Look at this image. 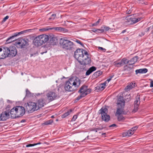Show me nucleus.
Returning <instances> with one entry per match:
<instances>
[{"mask_svg":"<svg viewBox=\"0 0 153 153\" xmlns=\"http://www.w3.org/2000/svg\"><path fill=\"white\" fill-rule=\"evenodd\" d=\"M80 80L76 77L70 78L65 85V88L66 91H74L80 85Z\"/></svg>","mask_w":153,"mask_h":153,"instance_id":"nucleus-1","label":"nucleus"},{"mask_svg":"<svg viewBox=\"0 0 153 153\" xmlns=\"http://www.w3.org/2000/svg\"><path fill=\"white\" fill-rule=\"evenodd\" d=\"M61 47L65 50L71 51L74 48V43L71 41L68 40L67 38L63 37L60 39L59 41Z\"/></svg>","mask_w":153,"mask_h":153,"instance_id":"nucleus-2","label":"nucleus"},{"mask_svg":"<svg viewBox=\"0 0 153 153\" xmlns=\"http://www.w3.org/2000/svg\"><path fill=\"white\" fill-rule=\"evenodd\" d=\"M88 54L87 52L82 49H78L74 52V57L75 58L79 60H90L88 58Z\"/></svg>","mask_w":153,"mask_h":153,"instance_id":"nucleus-3","label":"nucleus"},{"mask_svg":"<svg viewBox=\"0 0 153 153\" xmlns=\"http://www.w3.org/2000/svg\"><path fill=\"white\" fill-rule=\"evenodd\" d=\"M48 36L45 34L40 35L36 37L33 40L34 45L37 47L40 46L48 40Z\"/></svg>","mask_w":153,"mask_h":153,"instance_id":"nucleus-4","label":"nucleus"},{"mask_svg":"<svg viewBox=\"0 0 153 153\" xmlns=\"http://www.w3.org/2000/svg\"><path fill=\"white\" fill-rule=\"evenodd\" d=\"M117 108L116 116L121 115L123 112V108L125 105V101L123 97L120 96L117 101Z\"/></svg>","mask_w":153,"mask_h":153,"instance_id":"nucleus-5","label":"nucleus"},{"mask_svg":"<svg viewBox=\"0 0 153 153\" xmlns=\"http://www.w3.org/2000/svg\"><path fill=\"white\" fill-rule=\"evenodd\" d=\"M3 49L6 57L15 56L17 53V50L15 46H11L9 47H3Z\"/></svg>","mask_w":153,"mask_h":153,"instance_id":"nucleus-6","label":"nucleus"},{"mask_svg":"<svg viewBox=\"0 0 153 153\" xmlns=\"http://www.w3.org/2000/svg\"><path fill=\"white\" fill-rule=\"evenodd\" d=\"M142 19L141 17L135 18L133 16H129L126 17L125 21V23L128 25H132L139 21Z\"/></svg>","mask_w":153,"mask_h":153,"instance_id":"nucleus-7","label":"nucleus"},{"mask_svg":"<svg viewBox=\"0 0 153 153\" xmlns=\"http://www.w3.org/2000/svg\"><path fill=\"white\" fill-rule=\"evenodd\" d=\"M27 111L28 113H32L35 111L38 110L37 104L33 102H29L27 103L26 106Z\"/></svg>","mask_w":153,"mask_h":153,"instance_id":"nucleus-8","label":"nucleus"},{"mask_svg":"<svg viewBox=\"0 0 153 153\" xmlns=\"http://www.w3.org/2000/svg\"><path fill=\"white\" fill-rule=\"evenodd\" d=\"M108 112V109L106 108H102L99 111V113L101 114L102 120L106 122L110 120L109 115L107 114Z\"/></svg>","mask_w":153,"mask_h":153,"instance_id":"nucleus-9","label":"nucleus"},{"mask_svg":"<svg viewBox=\"0 0 153 153\" xmlns=\"http://www.w3.org/2000/svg\"><path fill=\"white\" fill-rule=\"evenodd\" d=\"M88 60H89L88 59V60L79 61L78 62L79 63V64L77 68L78 71L80 72H82L86 70V65L87 64H88L90 63V62H89Z\"/></svg>","mask_w":153,"mask_h":153,"instance_id":"nucleus-10","label":"nucleus"},{"mask_svg":"<svg viewBox=\"0 0 153 153\" xmlns=\"http://www.w3.org/2000/svg\"><path fill=\"white\" fill-rule=\"evenodd\" d=\"M17 112V117H19L23 116L25 113V108L21 106H17L16 107Z\"/></svg>","mask_w":153,"mask_h":153,"instance_id":"nucleus-11","label":"nucleus"},{"mask_svg":"<svg viewBox=\"0 0 153 153\" xmlns=\"http://www.w3.org/2000/svg\"><path fill=\"white\" fill-rule=\"evenodd\" d=\"M91 89L88 88V86L85 85H82L80 88L79 91V92L82 94V95L86 96L88 94L90 93L91 92Z\"/></svg>","mask_w":153,"mask_h":153,"instance_id":"nucleus-12","label":"nucleus"},{"mask_svg":"<svg viewBox=\"0 0 153 153\" xmlns=\"http://www.w3.org/2000/svg\"><path fill=\"white\" fill-rule=\"evenodd\" d=\"M16 45L18 47L21 48H25L27 44V42L26 40L23 39H20L18 41H16Z\"/></svg>","mask_w":153,"mask_h":153,"instance_id":"nucleus-13","label":"nucleus"},{"mask_svg":"<svg viewBox=\"0 0 153 153\" xmlns=\"http://www.w3.org/2000/svg\"><path fill=\"white\" fill-rule=\"evenodd\" d=\"M137 126H134L128 131L123 132V136L126 137L131 136L134 133V131L137 129Z\"/></svg>","mask_w":153,"mask_h":153,"instance_id":"nucleus-14","label":"nucleus"},{"mask_svg":"<svg viewBox=\"0 0 153 153\" xmlns=\"http://www.w3.org/2000/svg\"><path fill=\"white\" fill-rule=\"evenodd\" d=\"M57 96V94L54 92H50L46 95V98L50 102L55 99Z\"/></svg>","mask_w":153,"mask_h":153,"instance_id":"nucleus-15","label":"nucleus"},{"mask_svg":"<svg viewBox=\"0 0 153 153\" xmlns=\"http://www.w3.org/2000/svg\"><path fill=\"white\" fill-rule=\"evenodd\" d=\"M140 95H138L136 97L134 103V109L133 110V112H135L137 111L138 109V107L140 103Z\"/></svg>","mask_w":153,"mask_h":153,"instance_id":"nucleus-16","label":"nucleus"},{"mask_svg":"<svg viewBox=\"0 0 153 153\" xmlns=\"http://www.w3.org/2000/svg\"><path fill=\"white\" fill-rule=\"evenodd\" d=\"M10 116L9 111H5L4 112L2 113L0 115L1 120L4 121L8 119Z\"/></svg>","mask_w":153,"mask_h":153,"instance_id":"nucleus-17","label":"nucleus"},{"mask_svg":"<svg viewBox=\"0 0 153 153\" xmlns=\"http://www.w3.org/2000/svg\"><path fill=\"white\" fill-rule=\"evenodd\" d=\"M16 110V107L12 108L9 112L10 115V116L12 118H15L17 117V112Z\"/></svg>","mask_w":153,"mask_h":153,"instance_id":"nucleus-18","label":"nucleus"},{"mask_svg":"<svg viewBox=\"0 0 153 153\" xmlns=\"http://www.w3.org/2000/svg\"><path fill=\"white\" fill-rule=\"evenodd\" d=\"M36 103L37 104V107H38V109H39L40 108L43 107L44 105L45 104L43 99L39 100H38Z\"/></svg>","mask_w":153,"mask_h":153,"instance_id":"nucleus-19","label":"nucleus"},{"mask_svg":"<svg viewBox=\"0 0 153 153\" xmlns=\"http://www.w3.org/2000/svg\"><path fill=\"white\" fill-rule=\"evenodd\" d=\"M96 70V68L94 66H92L85 73L86 76H88L91 74L93 72L95 71Z\"/></svg>","mask_w":153,"mask_h":153,"instance_id":"nucleus-20","label":"nucleus"},{"mask_svg":"<svg viewBox=\"0 0 153 153\" xmlns=\"http://www.w3.org/2000/svg\"><path fill=\"white\" fill-rule=\"evenodd\" d=\"M16 36H15V34H14L13 36H10L7 38L6 40V42H7L6 43L9 44L15 41L16 39L15 38Z\"/></svg>","mask_w":153,"mask_h":153,"instance_id":"nucleus-21","label":"nucleus"},{"mask_svg":"<svg viewBox=\"0 0 153 153\" xmlns=\"http://www.w3.org/2000/svg\"><path fill=\"white\" fill-rule=\"evenodd\" d=\"M147 71V69L146 68H144L136 70L135 71V72L136 74H137L138 73L143 74L146 73Z\"/></svg>","mask_w":153,"mask_h":153,"instance_id":"nucleus-22","label":"nucleus"},{"mask_svg":"<svg viewBox=\"0 0 153 153\" xmlns=\"http://www.w3.org/2000/svg\"><path fill=\"white\" fill-rule=\"evenodd\" d=\"M138 59V57L137 56H135L132 58L129 61V62H130V63L129 64L131 65L133 64H134L136 62Z\"/></svg>","mask_w":153,"mask_h":153,"instance_id":"nucleus-23","label":"nucleus"},{"mask_svg":"<svg viewBox=\"0 0 153 153\" xmlns=\"http://www.w3.org/2000/svg\"><path fill=\"white\" fill-rule=\"evenodd\" d=\"M102 73V71H99L95 72L93 75V77L94 78H97L101 75Z\"/></svg>","mask_w":153,"mask_h":153,"instance_id":"nucleus-24","label":"nucleus"},{"mask_svg":"<svg viewBox=\"0 0 153 153\" xmlns=\"http://www.w3.org/2000/svg\"><path fill=\"white\" fill-rule=\"evenodd\" d=\"M133 84V83H132V84H130L128 85L126 88L125 89L128 91L130 90L131 89H132L134 87L135 85V84L134 83L133 86L132 85Z\"/></svg>","mask_w":153,"mask_h":153,"instance_id":"nucleus-25","label":"nucleus"},{"mask_svg":"<svg viewBox=\"0 0 153 153\" xmlns=\"http://www.w3.org/2000/svg\"><path fill=\"white\" fill-rule=\"evenodd\" d=\"M72 110L71 109L69 111H68L67 112L65 113L64 114L62 115V118H65L67 116L69 115L72 112Z\"/></svg>","mask_w":153,"mask_h":153,"instance_id":"nucleus-26","label":"nucleus"},{"mask_svg":"<svg viewBox=\"0 0 153 153\" xmlns=\"http://www.w3.org/2000/svg\"><path fill=\"white\" fill-rule=\"evenodd\" d=\"M2 51V49L1 48H0V59H3L6 57L5 54H4V53H2L1 52Z\"/></svg>","mask_w":153,"mask_h":153,"instance_id":"nucleus-27","label":"nucleus"},{"mask_svg":"<svg viewBox=\"0 0 153 153\" xmlns=\"http://www.w3.org/2000/svg\"><path fill=\"white\" fill-rule=\"evenodd\" d=\"M116 116L117 117V119L119 121H123L125 120V118L121 115H118Z\"/></svg>","mask_w":153,"mask_h":153,"instance_id":"nucleus-28","label":"nucleus"},{"mask_svg":"<svg viewBox=\"0 0 153 153\" xmlns=\"http://www.w3.org/2000/svg\"><path fill=\"white\" fill-rule=\"evenodd\" d=\"M123 63L121 61L119 62H116L114 63V65L116 67H119L123 65Z\"/></svg>","mask_w":153,"mask_h":153,"instance_id":"nucleus-29","label":"nucleus"},{"mask_svg":"<svg viewBox=\"0 0 153 153\" xmlns=\"http://www.w3.org/2000/svg\"><path fill=\"white\" fill-rule=\"evenodd\" d=\"M51 29H54L56 30L61 31H63L64 29L63 28H62L61 27H55L52 28Z\"/></svg>","mask_w":153,"mask_h":153,"instance_id":"nucleus-30","label":"nucleus"},{"mask_svg":"<svg viewBox=\"0 0 153 153\" xmlns=\"http://www.w3.org/2000/svg\"><path fill=\"white\" fill-rule=\"evenodd\" d=\"M121 61L123 63V65L125 64H126L128 63H129V61H128L125 58H123Z\"/></svg>","mask_w":153,"mask_h":153,"instance_id":"nucleus-31","label":"nucleus"},{"mask_svg":"<svg viewBox=\"0 0 153 153\" xmlns=\"http://www.w3.org/2000/svg\"><path fill=\"white\" fill-rule=\"evenodd\" d=\"M124 69L126 71H129L130 73L132 72L131 68L130 66L126 65L125 66Z\"/></svg>","mask_w":153,"mask_h":153,"instance_id":"nucleus-32","label":"nucleus"},{"mask_svg":"<svg viewBox=\"0 0 153 153\" xmlns=\"http://www.w3.org/2000/svg\"><path fill=\"white\" fill-rule=\"evenodd\" d=\"M53 120H48L43 123L44 125H48L51 124L53 122Z\"/></svg>","mask_w":153,"mask_h":153,"instance_id":"nucleus-33","label":"nucleus"},{"mask_svg":"<svg viewBox=\"0 0 153 153\" xmlns=\"http://www.w3.org/2000/svg\"><path fill=\"white\" fill-rule=\"evenodd\" d=\"M26 96L27 97H30L31 96V94L28 90V89H26Z\"/></svg>","mask_w":153,"mask_h":153,"instance_id":"nucleus-34","label":"nucleus"},{"mask_svg":"<svg viewBox=\"0 0 153 153\" xmlns=\"http://www.w3.org/2000/svg\"><path fill=\"white\" fill-rule=\"evenodd\" d=\"M107 83L106 82L101 84V86L100 87V89L101 90H103L105 88V84Z\"/></svg>","mask_w":153,"mask_h":153,"instance_id":"nucleus-35","label":"nucleus"},{"mask_svg":"<svg viewBox=\"0 0 153 153\" xmlns=\"http://www.w3.org/2000/svg\"><path fill=\"white\" fill-rule=\"evenodd\" d=\"M94 31L99 33H102L104 32V30L103 29H97L95 30V31Z\"/></svg>","mask_w":153,"mask_h":153,"instance_id":"nucleus-36","label":"nucleus"},{"mask_svg":"<svg viewBox=\"0 0 153 153\" xmlns=\"http://www.w3.org/2000/svg\"><path fill=\"white\" fill-rule=\"evenodd\" d=\"M81 95L78 96L76 98V100H79L80 99H81L83 97H84L85 96L84 95H82V94H81Z\"/></svg>","mask_w":153,"mask_h":153,"instance_id":"nucleus-37","label":"nucleus"},{"mask_svg":"<svg viewBox=\"0 0 153 153\" xmlns=\"http://www.w3.org/2000/svg\"><path fill=\"white\" fill-rule=\"evenodd\" d=\"M56 14H52L51 15V17H50V18H49V20H51V19L53 20L54 19H55V17H56Z\"/></svg>","mask_w":153,"mask_h":153,"instance_id":"nucleus-38","label":"nucleus"},{"mask_svg":"<svg viewBox=\"0 0 153 153\" xmlns=\"http://www.w3.org/2000/svg\"><path fill=\"white\" fill-rule=\"evenodd\" d=\"M98 50L101 51L103 52H105L106 50L105 49L101 47H98Z\"/></svg>","mask_w":153,"mask_h":153,"instance_id":"nucleus-39","label":"nucleus"},{"mask_svg":"<svg viewBox=\"0 0 153 153\" xmlns=\"http://www.w3.org/2000/svg\"><path fill=\"white\" fill-rule=\"evenodd\" d=\"M77 117V116L76 115H74L72 119V121H74Z\"/></svg>","mask_w":153,"mask_h":153,"instance_id":"nucleus-40","label":"nucleus"},{"mask_svg":"<svg viewBox=\"0 0 153 153\" xmlns=\"http://www.w3.org/2000/svg\"><path fill=\"white\" fill-rule=\"evenodd\" d=\"M25 31H22L20 32H19L16 33L15 34V36H17L20 34H21L23 33Z\"/></svg>","mask_w":153,"mask_h":153,"instance_id":"nucleus-41","label":"nucleus"},{"mask_svg":"<svg viewBox=\"0 0 153 153\" xmlns=\"http://www.w3.org/2000/svg\"><path fill=\"white\" fill-rule=\"evenodd\" d=\"M100 19H99L98 21L95 23H94L92 24L93 26H95L97 25L99 23Z\"/></svg>","mask_w":153,"mask_h":153,"instance_id":"nucleus-42","label":"nucleus"},{"mask_svg":"<svg viewBox=\"0 0 153 153\" xmlns=\"http://www.w3.org/2000/svg\"><path fill=\"white\" fill-rule=\"evenodd\" d=\"M9 17L8 16H6L2 20V22H4L6 21V20L8 19L9 18Z\"/></svg>","mask_w":153,"mask_h":153,"instance_id":"nucleus-43","label":"nucleus"},{"mask_svg":"<svg viewBox=\"0 0 153 153\" xmlns=\"http://www.w3.org/2000/svg\"><path fill=\"white\" fill-rule=\"evenodd\" d=\"M104 30L106 31H108L110 29V28L108 27L105 26L104 27Z\"/></svg>","mask_w":153,"mask_h":153,"instance_id":"nucleus-44","label":"nucleus"},{"mask_svg":"<svg viewBox=\"0 0 153 153\" xmlns=\"http://www.w3.org/2000/svg\"><path fill=\"white\" fill-rule=\"evenodd\" d=\"M127 97V98H126V100L127 99L128 100V101H130V100H131V97L129 95Z\"/></svg>","mask_w":153,"mask_h":153,"instance_id":"nucleus-45","label":"nucleus"},{"mask_svg":"<svg viewBox=\"0 0 153 153\" xmlns=\"http://www.w3.org/2000/svg\"><path fill=\"white\" fill-rule=\"evenodd\" d=\"M49 29H46L45 28H42V29H40V30L42 31H47V30H48Z\"/></svg>","mask_w":153,"mask_h":153,"instance_id":"nucleus-46","label":"nucleus"},{"mask_svg":"<svg viewBox=\"0 0 153 153\" xmlns=\"http://www.w3.org/2000/svg\"><path fill=\"white\" fill-rule=\"evenodd\" d=\"M35 146L34 144H29L27 145L26 146V147H31V146Z\"/></svg>","mask_w":153,"mask_h":153,"instance_id":"nucleus-47","label":"nucleus"},{"mask_svg":"<svg viewBox=\"0 0 153 153\" xmlns=\"http://www.w3.org/2000/svg\"><path fill=\"white\" fill-rule=\"evenodd\" d=\"M76 42H77L78 43L80 44L82 46L83 45L82 44L81 42L78 40H76Z\"/></svg>","mask_w":153,"mask_h":153,"instance_id":"nucleus-48","label":"nucleus"},{"mask_svg":"<svg viewBox=\"0 0 153 153\" xmlns=\"http://www.w3.org/2000/svg\"><path fill=\"white\" fill-rule=\"evenodd\" d=\"M144 34H145V32H141V34H140L139 35V36H143Z\"/></svg>","mask_w":153,"mask_h":153,"instance_id":"nucleus-49","label":"nucleus"},{"mask_svg":"<svg viewBox=\"0 0 153 153\" xmlns=\"http://www.w3.org/2000/svg\"><path fill=\"white\" fill-rule=\"evenodd\" d=\"M117 126L115 124H113L109 126V127H114Z\"/></svg>","mask_w":153,"mask_h":153,"instance_id":"nucleus-50","label":"nucleus"},{"mask_svg":"<svg viewBox=\"0 0 153 153\" xmlns=\"http://www.w3.org/2000/svg\"><path fill=\"white\" fill-rule=\"evenodd\" d=\"M150 87H153V81H152L151 82Z\"/></svg>","mask_w":153,"mask_h":153,"instance_id":"nucleus-51","label":"nucleus"},{"mask_svg":"<svg viewBox=\"0 0 153 153\" xmlns=\"http://www.w3.org/2000/svg\"><path fill=\"white\" fill-rule=\"evenodd\" d=\"M150 29V27H148L146 29V32H148L149 31V29Z\"/></svg>","mask_w":153,"mask_h":153,"instance_id":"nucleus-52","label":"nucleus"},{"mask_svg":"<svg viewBox=\"0 0 153 153\" xmlns=\"http://www.w3.org/2000/svg\"><path fill=\"white\" fill-rule=\"evenodd\" d=\"M101 129V128H97L96 129H95V130H94L96 132H97V130H101V129Z\"/></svg>","mask_w":153,"mask_h":153,"instance_id":"nucleus-53","label":"nucleus"},{"mask_svg":"<svg viewBox=\"0 0 153 153\" xmlns=\"http://www.w3.org/2000/svg\"><path fill=\"white\" fill-rule=\"evenodd\" d=\"M111 80V78H109L107 79V80L105 82H108Z\"/></svg>","mask_w":153,"mask_h":153,"instance_id":"nucleus-54","label":"nucleus"},{"mask_svg":"<svg viewBox=\"0 0 153 153\" xmlns=\"http://www.w3.org/2000/svg\"><path fill=\"white\" fill-rule=\"evenodd\" d=\"M41 144V143H40V142H39V143H37L34 144V145L36 146V145H39V144Z\"/></svg>","mask_w":153,"mask_h":153,"instance_id":"nucleus-55","label":"nucleus"},{"mask_svg":"<svg viewBox=\"0 0 153 153\" xmlns=\"http://www.w3.org/2000/svg\"><path fill=\"white\" fill-rule=\"evenodd\" d=\"M131 11L130 10L127 12V13L130 14L131 13Z\"/></svg>","mask_w":153,"mask_h":153,"instance_id":"nucleus-56","label":"nucleus"},{"mask_svg":"<svg viewBox=\"0 0 153 153\" xmlns=\"http://www.w3.org/2000/svg\"><path fill=\"white\" fill-rule=\"evenodd\" d=\"M126 30H123L122 31V33H124L125 32H126Z\"/></svg>","mask_w":153,"mask_h":153,"instance_id":"nucleus-57","label":"nucleus"},{"mask_svg":"<svg viewBox=\"0 0 153 153\" xmlns=\"http://www.w3.org/2000/svg\"><path fill=\"white\" fill-rule=\"evenodd\" d=\"M113 76H114V75H112V76H110V78H111V79L113 77Z\"/></svg>","mask_w":153,"mask_h":153,"instance_id":"nucleus-58","label":"nucleus"},{"mask_svg":"<svg viewBox=\"0 0 153 153\" xmlns=\"http://www.w3.org/2000/svg\"><path fill=\"white\" fill-rule=\"evenodd\" d=\"M105 134H106V133H102V136H103V135H105Z\"/></svg>","mask_w":153,"mask_h":153,"instance_id":"nucleus-59","label":"nucleus"},{"mask_svg":"<svg viewBox=\"0 0 153 153\" xmlns=\"http://www.w3.org/2000/svg\"><path fill=\"white\" fill-rule=\"evenodd\" d=\"M40 94H39V93H38V94H36V95L37 96H38L39 95H40Z\"/></svg>","mask_w":153,"mask_h":153,"instance_id":"nucleus-60","label":"nucleus"},{"mask_svg":"<svg viewBox=\"0 0 153 153\" xmlns=\"http://www.w3.org/2000/svg\"><path fill=\"white\" fill-rule=\"evenodd\" d=\"M33 56V54H30V57H32V56Z\"/></svg>","mask_w":153,"mask_h":153,"instance_id":"nucleus-61","label":"nucleus"},{"mask_svg":"<svg viewBox=\"0 0 153 153\" xmlns=\"http://www.w3.org/2000/svg\"><path fill=\"white\" fill-rule=\"evenodd\" d=\"M7 102H10V100H7Z\"/></svg>","mask_w":153,"mask_h":153,"instance_id":"nucleus-62","label":"nucleus"},{"mask_svg":"<svg viewBox=\"0 0 153 153\" xmlns=\"http://www.w3.org/2000/svg\"><path fill=\"white\" fill-rule=\"evenodd\" d=\"M52 118H53V116H51V117Z\"/></svg>","mask_w":153,"mask_h":153,"instance_id":"nucleus-63","label":"nucleus"},{"mask_svg":"<svg viewBox=\"0 0 153 153\" xmlns=\"http://www.w3.org/2000/svg\"><path fill=\"white\" fill-rule=\"evenodd\" d=\"M44 53V52L42 53H41V54H43Z\"/></svg>","mask_w":153,"mask_h":153,"instance_id":"nucleus-64","label":"nucleus"}]
</instances>
